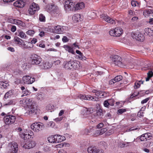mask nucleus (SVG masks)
<instances>
[{
    "instance_id": "1",
    "label": "nucleus",
    "mask_w": 153,
    "mask_h": 153,
    "mask_svg": "<svg viewBox=\"0 0 153 153\" xmlns=\"http://www.w3.org/2000/svg\"><path fill=\"white\" fill-rule=\"evenodd\" d=\"M20 103L22 106H25L26 105L28 108L35 106L34 101L32 99H22L20 101Z\"/></svg>"
},
{
    "instance_id": "32",
    "label": "nucleus",
    "mask_w": 153,
    "mask_h": 153,
    "mask_svg": "<svg viewBox=\"0 0 153 153\" xmlns=\"http://www.w3.org/2000/svg\"><path fill=\"white\" fill-rule=\"evenodd\" d=\"M145 34L149 35V36H152L153 35V31L150 28H147L145 29Z\"/></svg>"
},
{
    "instance_id": "38",
    "label": "nucleus",
    "mask_w": 153,
    "mask_h": 153,
    "mask_svg": "<svg viewBox=\"0 0 153 153\" xmlns=\"http://www.w3.org/2000/svg\"><path fill=\"white\" fill-rule=\"evenodd\" d=\"M122 79L123 77L122 76H117L114 79V80L115 81L114 82H116L120 81Z\"/></svg>"
},
{
    "instance_id": "11",
    "label": "nucleus",
    "mask_w": 153,
    "mask_h": 153,
    "mask_svg": "<svg viewBox=\"0 0 153 153\" xmlns=\"http://www.w3.org/2000/svg\"><path fill=\"white\" fill-rule=\"evenodd\" d=\"M22 79L24 83L27 84H31L35 81V79L34 78L31 77L28 75L23 76Z\"/></svg>"
},
{
    "instance_id": "25",
    "label": "nucleus",
    "mask_w": 153,
    "mask_h": 153,
    "mask_svg": "<svg viewBox=\"0 0 153 153\" xmlns=\"http://www.w3.org/2000/svg\"><path fill=\"white\" fill-rule=\"evenodd\" d=\"M85 6V4L82 2L77 4L75 7V10H81L83 9Z\"/></svg>"
},
{
    "instance_id": "6",
    "label": "nucleus",
    "mask_w": 153,
    "mask_h": 153,
    "mask_svg": "<svg viewBox=\"0 0 153 153\" xmlns=\"http://www.w3.org/2000/svg\"><path fill=\"white\" fill-rule=\"evenodd\" d=\"M30 58L31 63L32 65L39 64L42 61L41 57L36 54H32Z\"/></svg>"
},
{
    "instance_id": "35",
    "label": "nucleus",
    "mask_w": 153,
    "mask_h": 153,
    "mask_svg": "<svg viewBox=\"0 0 153 153\" xmlns=\"http://www.w3.org/2000/svg\"><path fill=\"white\" fill-rule=\"evenodd\" d=\"M92 92L95 93V95L99 97L103 96L102 92L101 91H98L96 89L92 90Z\"/></svg>"
},
{
    "instance_id": "27",
    "label": "nucleus",
    "mask_w": 153,
    "mask_h": 153,
    "mask_svg": "<svg viewBox=\"0 0 153 153\" xmlns=\"http://www.w3.org/2000/svg\"><path fill=\"white\" fill-rule=\"evenodd\" d=\"M72 60H70L68 62H65L64 63V68L67 69H71L72 68Z\"/></svg>"
},
{
    "instance_id": "62",
    "label": "nucleus",
    "mask_w": 153,
    "mask_h": 153,
    "mask_svg": "<svg viewBox=\"0 0 153 153\" xmlns=\"http://www.w3.org/2000/svg\"><path fill=\"white\" fill-rule=\"evenodd\" d=\"M147 76H148V77H150L151 78L153 76V72L151 71H149L148 73H147Z\"/></svg>"
},
{
    "instance_id": "52",
    "label": "nucleus",
    "mask_w": 153,
    "mask_h": 153,
    "mask_svg": "<svg viewBox=\"0 0 153 153\" xmlns=\"http://www.w3.org/2000/svg\"><path fill=\"white\" fill-rule=\"evenodd\" d=\"M26 33L30 36H32L34 33V31L33 30H29L26 32Z\"/></svg>"
},
{
    "instance_id": "37",
    "label": "nucleus",
    "mask_w": 153,
    "mask_h": 153,
    "mask_svg": "<svg viewBox=\"0 0 153 153\" xmlns=\"http://www.w3.org/2000/svg\"><path fill=\"white\" fill-rule=\"evenodd\" d=\"M18 36L23 39H25L26 37V36L25 33L22 31H19V34Z\"/></svg>"
},
{
    "instance_id": "16",
    "label": "nucleus",
    "mask_w": 153,
    "mask_h": 153,
    "mask_svg": "<svg viewBox=\"0 0 153 153\" xmlns=\"http://www.w3.org/2000/svg\"><path fill=\"white\" fill-rule=\"evenodd\" d=\"M72 69L75 70H78L81 68V65L80 62L77 60H72Z\"/></svg>"
},
{
    "instance_id": "44",
    "label": "nucleus",
    "mask_w": 153,
    "mask_h": 153,
    "mask_svg": "<svg viewBox=\"0 0 153 153\" xmlns=\"http://www.w3.org/2000/svg\"><path fill=\"white\" fill-rule=\"evenodd\" d=\"M126 111V110L125 109H120L118 110L117 114H121Z\"/></svg>"
},
{
    "instance_id": "15",
    "label": "nucleus",
    "mask_w": 153,
    "mask_h": 153,
    "mask_svg": "<svg viewBox=\"0 0 153 153\" xmlns=\"http://www.w3.org/2000/svg\"><path fill=\"white\" fill-rule=\"evenodd\" d=\"M78 97L82 100H96V97H92L90 95H84L80 94L78 96Z\"/></svg>"
},
{
    "instance_id": "2",
    "label": "nucleus",
    "mask_w": 153,
    "mask_h": 153,
    "mask_svg": "<svg viewBox=\"0 0 153 153\" xmlns=\"http://www.w3.org/2000/svg\"><path fill=\"white\" fill-rule=\"evenodd\" d=\"M112 61L113 64L120 67H123L124 63L122 62L121 58L117 55H114L112 57Z\"/></svg>"
},
{
    "instance_id": "47",
    "label": "nucleus",
    "mask_w": 153,
    "mask_h": 153,
    "mask_svg": "<svg viewBox=\"0 0 153 153\" xmlns=\"http://www.w3.org/2000/svg\"><path fill=\"white\" fill-rule=\"evenodd\" d=\"M37 98L38 99L42 101L44 100V95L42 94H39L37 96Z\"/></svg>"
},
{
    "instance_id": "12",
    "label": "nucleus",
    "mask_w": 153,
    "mask_h": 153,
    "mask_svg": "<svg viewBox=\"0 0 153 153\" xmlns=\"http://www.w3.org/2000/svg\"><path fill=\"white\" fill-rule=\"evenodd\" d=\"M7 21L9 23L17 25L19 26L24 27L25 25L21 21L19 20H16L11 18L8 19Z\"/></svg>"
},
{
    "instance_id": "18",
    "label": "nucleus",
    "mask_w": 153,
    "mask_h": 153,
    "mask_svg": "<svg viewBox=\"0 0 153 153\" xmlns=\"http://www.w3.org/2000/svg\"><path fill=\"white\" fill-rule=\"evenodd\" d=\"M28 115L30 116H33L36 114L37 109L35 106L32 107H30L28 108Z\"/></svg>"
},
{
    "instance_id": "33",
    "label": "nucleus",
    "mask_w": 153,
    "mask_h": 153,
    "mask_svg": "<svg viewBox=\"0 0 153 153\" xmlns=\"http://www.w3.org/2000/svg\"><path fill=\"white\" fill-rule=\"evenodd\" d=\"M97 148L94 146L89 147L87 149V151L88 153H95Z\"/></svg>"
},
{
    "instance_id": "31",
    "label": "nucleus",
    "mask_w": 153,
    "mask_h": 153,
    "mask_svg": "<svg viewBox=\"0 0 153 153\" xmlns=\"http://www.w3.org/2000/svg\"><path fill=\"white\" fill-rule=\"evenodd\" d=\"M30 10L35 9L36 10H39V5L34 2H33L30 6Z\"/></svg>"
},
{
    "instance_id": "56",
    "label": "nucleus",
    "mask_w": 153,
    "mask_h": 153,
    "mask_svg": "<svg viewBox=\"0 0 153 153\" xmlns=\"http://www.w3.org/2000/svg\"><path fill=\"white\" fill-rule=\"evenodd\" d=\"M139 94V93L138 92H134L133 93V94H132V95L131 96L130 98H132L134 97H135V96H136L138 95V94Z\"/></svg>"
},
{
    "instance_id": "34",
    "label": "nucleus",
    "mask_w": 153,
    "mask_h": 153,
    "mask_svg": "<svg viewBox=\"0 0 153 153\" xmlns=\"http://www.w3.org/2000/svg\"><path fill=\"white\" fill-rule=\"evenodd\" d=\"M47 8L48 10H56L58 9L57 7L53 3L48 4L47 6Z\"/></svg>"
},
{
    "instance_id": "40",
    "label": "nucleus",
    "mask_w": 153,
    "mask_h": 153,
    "mask_svg": "<svg viewBox=\"0 0 153 153\" xmlns=\"http://www.w3.org/2000/svg\"><path fill=\"white\" fill-rule=\"evenodd\" d=\"M39 20L41 22H45V17L42 14H40L39 16Z\"/></svg>"
},
{
    "instance_id": "53",
    "label": "nucleus",
    "mask_w": 153,
    "mask_h": 153,
    "mask_svg": "<svg viewBox=\"0 0 153 153\" xmlns=\"http://www.w3.org/2000/svg\"><path fill=\"white\" fill-rule=\"evenodd\" d=\"M63 118V117H57L54 119V120L56 122H58L61 121Z\"/></svg>"
},
{
    "instance_id": "5",
    "label": "nucleus",
    "mask_w": 153,
    "mask_h": 153,
    "mask_svg": "<svg viewBox=\"0 0 153 153\" xmlns=\"http://www.w3.org/2000/svg\"><path fill=\"white\" fill-rule=\"evenodd\" d=\"M36 143L34 141H27L26 142L24 141L21 143L22 147L25 149H30L35 147Z\"/></svg>"
},
{
    "instance_id": "48",
    "label": "nucleus",
    "mask_w": 153,
    "mask_h": 153,
    "mask_svg": "<svg viewBox=\"0 0 153 153\" xmlns=\"http://www.w3.org/2000/svg\"><path fill=\"white\" fill-rule=\"evenodd\" d=\"M143 134L147 140H149L150 139V137H151V136L150 133H146Z\"/></svg>"
},
{
    "instance_id": "29",
    "label": "nucleus",
    "mask_w": 153,
    "mask_h": 153,
    "mask_svg": "<svg viewBox=\"0 0 153 153\" xmlns=\"http://www.w3.org/2000/svg\"><path fill=\"white\" fill-rule=\"evenodd\" d=\"M73 4V2H71L69 0H68L65 1L64 7L66 10H68L70 9H71V5Z\"/></svg>"
},
{
    "instance_id": "59",
    "label": "nucleus",
    "mask_w": 153,
    "mask_h": 153,
    "mask_svg": "<svg viewBox=\"0 0 153 153\" xmlns=\"http://www.w3.org/2000/svg\"><path fill=\"white\" fill-rule=\"evenodd\" d=\"M69 39L66 36H64L62 39V41L64 42H68Z\"/></svg>"
},
{
    "instance_id": "63",
    "label": "nucleus",
    "mask_w": 153,
    "mask_h": 153,
    "mask_svg": "<svg viewBox=\"0 0 153 153\" xmlns=\"http://www.w3.org/2000/svg\"><path fill=\"white\" fill-rule=\"evenodd\" d=\"M36 10H28L30 15H32L35 14Z\"/></svg>"
},
{
    "instance_id": "41",
    "label": "nucleus",
    "mask_w": 153,
    "mask_h": 153,
    "mask_svg": "<svg viewBox=\"0 0 153 153\" xmlns=\"http://www.w3.org/2000/svg\"><path fill=\"white\" fill-rule=\"evenodd\" d=\"M129 142L120 143L119 144V146L121 148L124 147L125 146H128Z\"/></svg>"
},
{
    "instance_id": "14",
    "label": "nucleus",
    "mask_w": 153,
    "mask_h": 153,
    "mask_svg": "<svg viewBox=\"0 0 153 153\" xmlns=\"http://www.w3.org/2000/svg\"><path fill=\"white\" fill-rule=\"evenodd\" d=\"M66 28L65 26H56L54 27V32L57 33H62L65 32V30Z\"/></svg>"
},
{
    "instance_id": "57",
    "label": "nucleus",
    "mask_w": 153,
    "mask_h": 153,
    "mask_svg": "<svg viewBox=\"0 0 153 153\" xmlns=\"http://www.w3.org/2000/svg\"><path fill=\"white\" fill-rule=\"evenodd\" d=\"M140 140L141 141H145L147 140L146 138L144 136L143 134L140 136Z\"/></svg>"
},
{
    "instance_id": "7",
    "label": "nucleus",
    "mask_w": 153,
    "mask_h": 153,
    "mask_svg": "<svg viewBox=\"0 0 153 153\" xmlns=\"http://www.w3.org/2000/svg\"><path fill=\"white\" fill-rule=\"evenodd\" d=\"M16 120L15 116L11 115L5 116L4 118V122L7 125H10L13 123Z\"/></svg>"
},
{
    "instance_id": "64",
    "label": "nucleus",
    "mask_w": 153,
    "mask_h": 153,
    "mask_svg": "<svg viewBox=\"0 0 153 153\" xmlns=\"http://www.w3.org/2000/svg\"><path fill=\"white\" fill-rule=\"evenodd\" d=\"M143 112H141V111H139L137 114V115L139 117H141L143 116Z\"/></svg>"
},
{
    "instance_id": "21",
    "label": "nucleus",
    "mask_w": 153,
    "mask_h": 153,
    "mask_svg": "<svg viewBox=\"0 0 153 153\" xmlns=\"http://www.w3.org/2000/svg\"><path fill=\"white\" fill-rule=\"evenodd\" d=\"M41 68L42 69H48L50 68L52 65L51 63L48 62H44L40 65Z\"/></svg>"
},
{
    "instance_id": "3",
    "label": "nucleus",
    "mask_w": 153,
    "mask_h": 153,
    "mask_svg": "<svg viewBox=\"0 0 153 153\" xmlns=\"http://www.w3.org/2000/svg\"><path fill=\"white\" fill-rule=\"evenodd\" d=\"M18 146L17 143L14 142L9 144V150L7 153H16L18 150Z\"/></svg>"
},
{
    "instance_id": "24",
    "label": "nucleus",
    "mask_w": 153,
    "mask_h": 153,
    "mask_svg": "<svg viewBox=\"0 0 153 153\" xmlns=\"http://www.w3.org/2000/svg\"><path fill=\"white\" fill-rule=\"evenodd\" d=\"M63 48L65 50L68 51L69 53H71L72 54H74L75 53L74 51L73 50V48L68 45H65L63 46Z\"/></svg>"
},
{
    "instance_id": "13",
    "label": "nucleus",
    "mask_w": 153,
    "mask_h": 153,
    "mask_svg": "<svg viewBox=\"0 0 153 153\" xmlns=\"http://www.w3.org/2000/svg\"><path fill=\"white\" fill-rule=\"evenodd\" d=\"M100 16L105 21L110 24L114 25L116 24L115 20L107 15L102 14Z\"/></svg>"
},
{
    "instance_id": "46",
    "label": "nucleus",
    "mask_w": 153,
    "mask_h": 153,
    "mask_svg": "<svg viewBox=\"0 0 153 153\" xmlns=\"http://www.w3.org/2000/svg\"><path fill=\"white\" fill-rule=\"evenodd\" d=\"M16 103V102L15 100H10L6 104V105H14Z\"/></svg>"
},
{
    "instance_id": "43",
    "label": "nucleus",
    "mask_w": 153,
    "mask_h": 153,
    "mask_svg": "<svg viewBox=\"0 0 153 153\" xmlns=\"http://www.w3.org/2000/svg\"><path fill=\"white\" fill-rule=\"evenodd\" d=\"M77 58L82 60H85L86 58L82 54L76 56Z\"/></svg>"
},
{
    "instance_id": "30",
    "label": "nucleus",
    "mask_w": 153,
    "mask_h": 153,
    "mask_svg": "<svg viewBox=\"0 0 153 153\" xmlns=\"http://www.w3.org/2000/svg\"><path fill=\"white\" fill-rule=\"evenodd\" d=\"M48 140L50 143H56V135H51L48 138Z\"/></svg>"
},
{
    "instance_id": "22",
    "label": "nucleus",
    "mask_w": 153,
    "mask_h": 153,
    "mask_svg": "<svg viewBox=\"0 0 153 153\" xmlns=\"http://www.w3.org/2000/svg\"><path fill=\"white\" fill-rule=\"evenodd\" d=\"M13 40L14 42L19 45H22L24 43L23 41L17 36L14 37Z\"/></svg>"
},
{
    "instance_id": "58",
    "label": "nucleus",
    "mask_w": 153,
    "mask_h": 153,
    "mask_svg": "<svg viewBox=\"0 0 153 153\" xmlns=\"http://www.w3.org/2000/svg\"><path fill=\"white\" fill-rule=\"evenodd\" d=\"M23 93V94L22 96V97L26 96L29 94V91L26 90L24 91Z\"/></svg>"
},
{
    "instance_id": "36",
    "label": "nucleus",
    "mask_w": 153,
    "mask_h": 153,
    "mask_svg": "<svg viewBox=\"0 0 153 153\" xmlns=\"http://www.w3.org/2000/svg\"><path fill=\"white\" fill-rule=\"evenodd\" d=\"M70 146V145L69 143H64L57 145L56 146L57 148H61L62 147H69Z\"/></svg>"
},
{
    "instance_id": "23",
    "label": "nucleus",
    "mask_w": 153,
    "mask_h": 153,
    "mask_svg": "<svg viewBox=\"0 0 153 153\" xmlns=\"http://www.w3.org/2000/svg\"><path fill=\"white\" fill-rule=\"evenodd\" d=\"M56 143H59L64 141L65 140V137L62 135L59 134L56 135Z\"/></svg>"
},
{
    "instance_id": "60",
    "label": "nucleus",
    "mask_w": 153,
    "mask_h": 153,
    "mask_svg": "<svg viewBox=\"0 0 153 153\" xmlns=\"http://www.w3.org/2000/svg\"><path fill=\"white\" fill-rule=\"evenodd\" d=\"M149 97L147 98L144 100H143L141 102V104H144L146 103L149 100Z\"/></svg>"
},
{
    "instance_id": "54",
    "label": "nucleus",
    "mask_w": 153,
    "mask_h": 153,
    "mask_svg": "<svg viewBox=\"0 0 153 153\" xmlns=\"http://www.w3.org/2000/svg\"><path fill=\"white\" fill-rule=\"evenodd\" d=\"M137 129V128L135 127H131L129 129H128L126 130V131L127 132H129L131 131H134L136 130Z\"/></svg>"
},
{
    "instance_id": "8",
    "label": "nucleus",
    "mask_w": 153,
    "mask_h": 153,
    "mask_svg": "<svg viewBox=\"0 0 153 153\" xmlns=\"http://www.w3.org/2000/svg\"><path fill=\"white\" fill-rule=\"evenodd\" d=\"M43 127V125L39 123H34L31 126V128L34 131L37 132L41 131Z\"/></svg>"
},
{
    "instance_id": "9",
    "label": "nucleus",
    "mask_w": 153,
    "mask_h": 153,
    "mask_svg": "<svg viewBox=\"0 0 153 153\" xmlns=\"http://www.w3.org/2000/svg\"><path fill=\"white\" fill-rule=\"evenodd\" d=\"M131 35L133 39L139 41H142L144 39V35L140 32H137L136 33L132 32L131 33Z\"/></svg>"
},
{
    "instance_id": "42",
    "label": "nucleus",
    "mask_w": 153,
    "mask_h": 153,
    "mask_svg": "<svg viewBox=\"0 0 153 153\" xmlns=\"http://www.w3.org/2000/svg\"><path fill=\"white\" fill-rule=\"evenodd\" d=\"M26 45V44L24 45V48H32L33 46V44H32V43H31V42H28L27 43V45H29V46H25Z\"/></svg>"
},
{
    "instance_id": "55",
    "label": "nucleus",
    "mask_w": 153,
    "mask_h": 153,
    "mask_svg": "<svg viewBox=\"0 0 153 153\" xmlns=\"http://www.w3.org/2000/svg\"><path fill=\"white\" fill-rule=\"evenodd\" d=\"M107 131V129L106 128H103L99 130V132L100 135H102L105 133Z\"/></svg>"
},
{
    "instance_id": "26",
    "label": "nucleus",
    "mask_w": 153,
    "mask_h": 153,
    "mask_svg": "<svg viewBox=\"0 0 153 153\" xmlns=\"http://www.w3.org/2000/svg\"><path fill=\"white\" fill-rule=\"evenodd\" d=\"M113 102L114 100H105L103 103L104 105L106 107H108L109 105L113 106L114 105Z\"/></svg>"
},
{
    "instance_id": "20",
    "label": "nucleus",
    "mask_w": 153,
    "mask_h": 153,
    "mask_svg": "<svg viewBox=\"0 0 153 153\" xmlns=\"http://www.w3.org/2000/svg\"><path fill=\"white\" fill-rule=\"evenodd\" d=\"M25 4V2L22 0H18L14 2L13 5L15 7L22 8L24 7Z\"/></svg>"
},
{
    "instance_id": "49",
    "label": "nucleus",
    "mask_w": 153,
    "mask_h": 153,
    "mask_svg": "<svg viewBox=\"0 0 153 153\" xmlns=\"http://www.w3.org/2000/svg\"><path fill=\"white\" fill-rule=\"evenodd\" d=\"M104 151L101 149L97 148L95 153H104Z\"/></svg>"
},
{
    "instance_id": "10",
    "label": "nucleus",
    "mask_w": 153,
    "mask_h": 153,
    "mask_svg": "<svg viewBox=\"0 0 153 153\" xmlns=\"http://www.w3.org/2000/svg\"><path fill=\"white\" fill-rule=\"evenodd\" d=\"M95 111V109L92 108H86L84 107L81 110V114L84 117H86L88 115L90 114L93 112H94Z\"/></svg>"
},
{
    "instance_id": "61",
    "label": "nucleus",
    "mask_w": 153,
    "mask_h": 153,
    "mask_svg": "<svg viewBox=\"0 0 153 153\" xmlns=\"http://www.w3.org/2000/svg\"><path fill=\"white\" fill-rule=\"evenodd\" d=\"M93 127L91 126L90 127L89 129H87L86 131V133L87 134H88L89 133H91L92 132L93 130Z\"/></svg>"
},
{
    "instance_id": "50",
    "label": "nucleus",
    "mask_w": 153,
    "mask_h": 153,
    "mask_svg": "<svg viewBox=\"0 0 153 153\" xmlns=\"http://www.w3.org/2000/svg\"><path fill=\"white\" fill-rule=\"evenodd\" d=\"M99 132V130H98L95 131L93 133V134L92 135V136L94 137H96L99 135H100Z\"/></svg>"
},
{
    "instance_id": "51",
    "label": "nucleus",
    "mask_w": 153,
    "mask_h": 153,
    "mask_svg": "<svg viewBox=\"0 0 153 153\" xmlns=\"http://www.w3.org/2000/svg\"><path fill=\"white\" fill-rule=\"evenodd\" d=\"M53 106L51 104H49L47 105L46 106V109L48 110H51L53 108Z\"/></svg>"
},
{
    "instance_id": "19",
    "label": "nucleus",
    "mask_w": 153,
    "mask_h": 153,
    "mask_svg": "<svg viewBox=\"0 0 153 153\" xmlns=\"http://www.w3.org/2000/svg\"><path fill=\"white\" fill-rule=\"evenodd\" d=\"M72 20L74 22H78L82 21L83 20V17L78 14H74L73 16Z\"/></svg>"
},
{
    "instance_id": "28",
    "label": "nucleus",
    "mask_w": 153,
    "mask_h": 153,
    "mask_svg": "<svg viewBox=\"0 0 153 153\" xmlns=\"http://www.w3.org/2000/svg\"><path fill=\"white\" fill-rule=\"evenodd\" d=\"M143 81L141 80H136L134 84V88L135 89H137L139 88L141 84H143Z\"/></svg>"
},
{
    "instance_id": "17",
    "label": "nucleus",
    "mask_w": 153,
    "mask_h": 153,
    "mask_svg": "<svg viewBox=\"0 0 153 153\" xmlns=\"http://www.w3.org/2000/svg\"><path fill=\"white\" fill-rule=\"evenodd\" d=\"M30 134H25V133L20 132L19 134L20 136L23 139L26 140L31 138L32 135L33 134V132L31 131L29 132Z\"/></svg>"
},
{
    "instance_id": "39",
    "label": "nucleus",
    "mask_w": 153,
    "mask_h": 153,
    "mask_svg": "<svg viewBox=\"0 0 153 153\" xmlns=\"http://www.w3.org/2000/svg\"><path fill=\"white\" fill-rule=\"evenodd\" d=\"M13 94V91L12 90L10 91L5 94L4 98L5 99H7L9 97L12 95Z\"/></svg>"
},
{
    "instance_id": "4",
    "label": "nucleus",
    "mask_w": 153,
    "mask_h": 153,
    "mask_svg": "<svg viewBox=\"0 0 153 153\" xmlns=\"http://www.w3.org/2000/svg\"><path fill=\"white\" fill-rule=\"evenodd\" d=\"M123 32V29L120 27H117L112 29L109 31L110 35L112 36H120Z\"/></svg>"
},
{
    "instance_id": "45",
    "label": "nucleus",
    "mask_w": 153,
    "mask_h": 153,
    "mask_svg": "<svg viewBox=\"0 0 153 153\" xmlns=\"http://www.w3.org/2000/svg\"><path fill=\"white\" fill-rule=\"evenodd\" d=\"M131 4L132 6H139V3L136 1H131Z\"/></svg>"
}]
</instances>
